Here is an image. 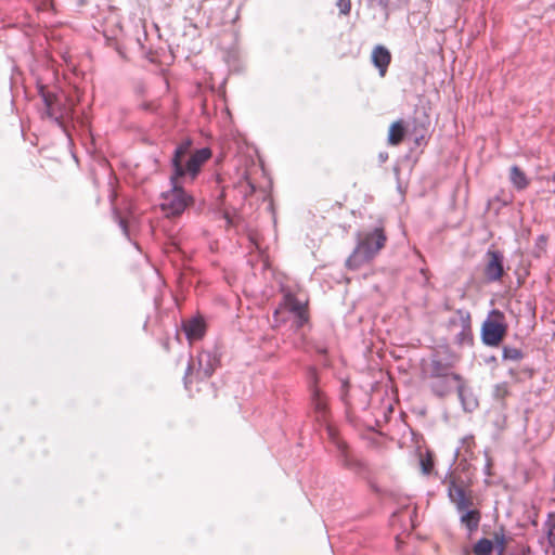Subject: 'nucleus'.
Segmentation results:
<instances>
[{
    "label": "nucleus",
    "mask_w": 555,
    "mask_h": 555,
    "mask_svg": "<svg viewBox=\"0 0 555 555\" xmlns=\"http://www.w3.org/2000/svg\"><path fill=\"white\" fill-rule=\"evenodd\" d=\"M357 236L356 248L346 261V266L353 270L373 260L387 241V236L382 228H375L370 232L358 233Z\"/></svg>",
    "instance_id": "f257e3e1"
},
{
    "label": "nucleus",
    "mask_w": 555,
    "mask_h": 555,
    "mask_svg": "<svg viewBox=\"0 0 555 555\" xmlns=\"http://www.w3.org/2000/svg\"><path fill=\"white\" fill-rule=\"evenodd\" d=\"M448 483V496L455 505L456 511L460 513L461 524L468 530L469 533L478 529L480 522V512L477 508H472L473 498L464 488L463 483H459L454 478H451Z\"/></svg>",
    "instance_id": "f03ea898"
},
{
    "label": "nucleus",
    "mask_w": 555,
    "mask_h": 555,
    "mask_svg": "<svg viewBox=\"0 0 555 555\" xmlns=\"http://www.w3.org/2000/svg\"><path fill=\"white\" fill-rule=\"evenodd\" d=\"M309 320L307 301L298 299L291 292L283 295L281 302L273 312L275 326L292 322L295 328H301Z\"/></svg>",
    "instance_id": "7ed1b4c3"
},
{
    "label": "nucleus",
    "mask_w": 555,
    "mask_h": 555,
    "mask_svg": "<svg viewBox=\"0 0 555 555\" xmlns=\"http://www.w3.org/2000/svg\"><path fill=\"white\" fill-rule=\"evenodd\" d=\"M170 184L171 189L162 195L160 208L166 216L176 217L193 203V197L184 191L180 177H176V173L171 175Z\"/></svg>",
    "instance_id": "20e7f679"
},
{
    "label": "nucleus",
    "mask_w": 555,
    "mask_h": 555,
    "mask_svg": "<svg viewBox=\"0 0 555 555\" xmlns=\"http://www.w3.org/2000/svg\"><path fill=\"white\" fill-rule=\"evenodd\" d=\"M448 330L457 345H470L473 343L470 313L459 309L450 318Z\"/></svg>",
    "instance_id": "39448f33"
},
{
    "label": "nucleus",
    "mask_w": 555,
    "mask_h": 555,
    "mask_svg": "<svg viewBox=\"0 0 555 555\" xmlns=\"http://www.w3.org/2000/svg\"><path fill=\"white\" fill-rule=\"evenodd\" d=\"M504 315L499 310H492L481 328V337L486 345L498 346L506 333V325L503 322Z\"/></svg>",
    "instance_id": "423d86ee"
},
{
    "label": "nucleus",
    "mask_w": 555,
    "mask_h": 555,
    "mask_svg": "<svg viewBox=\"0 0 555 555\" xmlns=\"http://www.w3.org/2000/svg\"><path fill=\"white\" fill-rule=\"evenodd\" d=\"M217 363L218 360L212 353L208 351L199 352L196 360L192 359L186 367L184 376L185 384L188 383L189 375L193 372H195L197 378L199 379H206L210 377L217 366Z\"/></svg>",
    "instance_id": "0eeeda50"
},
{
    "label": "nucleus",
    "mask_w": 555,
    "mask_h": 555,
    "mask_svg": "<svg viewBox=\"0 0 555 555\" xmlns=\"http://www.w3.org/2000/svg\"><path fill=\"white\" fill-rule=\"evenodd\" d=\"M211 157V151L208 147H203L195 151L189 159L182 162V173L180 179H189L193 181L199 173L202 166Z\"/></svg>",
    "instance_id": "6e6552de"
},
{
    "label": "nucleus",
    "mask_w": 555,
    "mask_h": 555,
    "mask_svg": "<svg viewBox=\"0 0 555 555\" xmlns=\"http://www.w3.org/2000/svg\"><path fill=\"white\" fill-rule=\"evenodd\" d=\"M457 362V357L448 354L443 357L440 352L436 353L429 362L426 370L427 378L443 377L444 375L455 374L452 370Z\"/></svg>",
    "instance_id": "1a4fd4ad"
},
{
    "label": "nucleus",
    "mask_w": 555,
    "mask_h": 555,
    "mask_svg": "<svg viewBox=\"0 0 555 555\" xmlns=\"http://www.w3.org/2000/svg\"><path fill=\"white\" fill-rule=\"evenodd\" d=\"M428 386L431 392L439 398L450 395L454 388L462 382V376L459 374L444 375L443 377L428 378Z\"/></svg>",
    "instance_id": "9d476101"
},
{
    "label": "nucleus",
    "mask_w": 555,
    "mask_h": 555,
    "mask_svg": "<svg viewBox=\"0 0 555 555\" xmlns=\"http://www.w3.org/2000/svg\"><path fill=\"white\" fill-rule=\"evenodd\" d=\"M72 108L73 106H41L40 115L66 130L67 122L72 119Z\"/></svg>",
    "instance_id": "9b49d317"
},
{
    "label": "nucleus",
    "mask_w": 555,
    "mask_h": 555,
    "mask_svg": "<svg viewBox=\"0 0 555 555\" xmlns=\"http://www.w3.org/2000/svg\"><path fill=\"white\" fill-rule=\"evenodd\" d=\"M487 258L488 260L483 270L487 281L496 282L501 280L504 273L503 255L499 250H488Z\"/></svg>",
    "instance_id": "f8f14e48"
},
{
    "label": "nucleus",
    "mask_w": 555,
    "mask_h": 555,
    "mask_svg": "<svg viewBox=\"0 0 555 555\" xmlns=\"http://www.w3.org/2000/svg\"><path fill=\"white\" fill-rule=\"evenodd\" d=\"M371 61L378 69L379 76L385 77L391 63V53L385 46H375L371 53Z\"/></svg>",
    "instance_id": "ddd939ff"
},
{
    "label": "nucleus",
    "mask_w": 555,
    "mask_h": 555,
    "mask_svg": "<svg viewBox=\"0 0 555 555\" xmlns=\"http://www.w3.org/2000/svg\"><path fill=\"white\" fill-rule=\"evenodd\" d=\"M311 378L313 379V385L310 386L311 392V402L313 409L317 413V418L319 422L324 421L327 412V400L326 397L322 393L321 389L315 385V373H311Z\"/></svg>",
    "instance_id": "4468645a"
},
{
    "label": "nucleus",
    "mask_w": 555,
    "mask_h": 555,
    "mask_svg": "<svg viewBox=\"0 0 555 555\" xmlns=\"http://www.w3.org/2000/svg\"><path fill=\"white\" fill-rule=\"evenodd\" d=\"M457 395L461 400L462 406L465 411L472 412L478 406V400L473 395L472 390L465 385L464 380L457 385Z\"/></svg>",
    "instance_id": "2eb2a0df"
},
{
    "label": "nucleus",
    "mask_w": 555,
    "mask_h": 555,
    "mask_svg": "<svg viewBox=\"0 0 555 555\" xmlns=\"http://www.w3.org/2000/svg\"><path fill=\"white\" fill-rule=\"evenodd\" d=\"M191 147V141L186 140L179 144L173 153L171 165L173 168V172L176 177H180L182 173V162H184L186 155L189 154Z\"/></svg>",
    "instance_id": "dca6fc26"
},
{
    "label": "nucleus",
    "mask_w": 555,
    "mask_h": 555,
    "mask_svg": "<svg viewBox=\"0 0 555 555\" xmlns=\"http://www.w3.org/2000/svg\"><path fill=\"white\" fill-rule=\"evenodd\" d=\"M183 330L189 340H197L205 333V324L202 319L193 318L184 322Z\"/></svg>",
    "instance_id": "f3484780"
},
{
    "label": "nucleus",
    "mask_w": 555,
    "mask_h": 555,
    "mask_svg": "<svg viewBox=\"0 0 555 555\" xmlns=\"http://www.w3.org/2000/svg\"><path fill=\"white\" fill-rule=\"evenodd\" d=\"M509 180L513 186L518 190H525L529 185V179L526 173L516 165L509 169Z\"/></svg>",
    "instance_id": "a211bd4d"
},
{
    "label": "nucleus",
    "mask_w": 555,
    "mask_h": 555,
    "mask_svg": "<svg viewBox=\"0 0 555 555\" xmlns=\"http://www.w3.org/2000/svg\"><path fill=\"white\" fill-rule=\"evenodd\" d=\"M404 135V128L401 121H396L390 126L388 141L390 144H398Z\"/></svg>",
    "instance_id": "6ab92c4d"
},
{
    "label": "nucleus",
    "mask_w": 555,
    "mask_h": 555,
    "mask_svg": "<svg viewBox=\"0 0 555 555\" xmlns=\"http://www.w3.org/2000/svg\"><path fill=\"white\" fill-rule=\"evenodd\" d=\"M473 551L475 555H491L493 551V542L489 539L482 538L477 541Z\"/></svg>",
    "instance_id": "aec40b11"
},
{
    "label": "nucleus",
    "mask_w": 555,
    "mask_h": 555,
    "mask_svg": "<svg viewBox=\"0 0 555 555\" xmlns=\"http://www.w3.org/2000/svg\"><path fill=\"white\" fill-rule=\"evenodd\" d=\"M114 214H115V219L118 221V224L121 228L125 236L129 237V224L132 222V220L134 218L133 215L131 212H129L128 217H122L117 211H115Z\"/></svg>",
    "instance_id": "412c9836"
},
{
    "label": "nucleus",
    "mask_w": 555,
    "mask_h": 555,
    "mask_svg": "<svg viewBox=\"0 0 555 555\" xmlns=\"http://www.w3.org/2000/svg\"><path fill=\"white\" fill-rule=\"evenodd\" d=\"M547 539L551 547L555 552V514H551L546 521Z\"/></svg>",
    "instance_id": "4be33fe9"
},
{
    "label": "nucleus",
    "mask_w": 555,
    "mask_h": 555,
    "mask_svg": "<svg viewBox=\"0 0 555 555\" xmlns=\"http://www.w3.org/2000/svg\"><path fill=\"white\" fill-rule=\"evenodd\" d=\"M503 358L505 360L519 361L522 359V352L518 348L505 346L503 348Z\"/></svg>",
    "instance_id": "5701e85b"
},
{
    "label": "nucleus",
    "mask_w": 555,
    "mask_h": 555,
    "mask_svg": "<svg viewBox=\"0 0 555 555\" xmlns=\"http://www.w3.org/2000/svg\"><path fill=\"white\" fill-rule=\"evenodd\" d=\"M509 393L507 383L496 384L493 388V398L496 400H504Z\"/></svg>",
    "instance_id": "b1692460"
},
{
    "label": "nucleus",
    "mask_w": 555,
    "mask_h": 555,
    "mask_svg": "<svg viewBox=\"0 0 555 555\" xmlns=\"http://www.w3.org/2000/svg\"><path fill=\"white\" fill-rule=\"evenodd\" d=\"M492 542H493V550H495L499 555H502L505 551V543H506L504 533L495 532L494 541H492Z\"/></svg>",
    "instance_id": "393cba45"
},
{
    "label": "nucleus",
    "mask_w": 555,
    "mask_h": 555,
    "mask_svg": "<svg viewBox=\"0 0 555 555\" xmlns=\"http://www.w3.org/2000/svg\"><path fill=\"white\" fill-rule=\"evenodd\" d=\"M421 469L424 475H429L434 467L433 459L429 454L421 457Z\"/></svg>",
    "instance_id": "a878e982"
},
{
    "label": "nucleus",
    "mask_w": 555,
    "mask_h": 555,
    "mask_svg": "<svg viewBox=\"0 0 555 555\" xmlns=\"http://www.w3.org/2000/svg\"><path fill=\"white\" fill-rule=\"evenodd\" d=\"M336 5L339 8L340 14L347 15L351 10L350 0H336Z\"/></svg>",
    "instance_id": "bb28decb"
},
{
    "label": "nucleus",
    "mask_w": 555,
    "mask_h": 555,
    "mask_svg": "<svg viewBox=\"0 0 555 555\" xmlns=\"http://www.w3.org/2000/svg\"><path fill=\"white\" fill-rule=\"evenodd\" d=\"M539 241H540L542 244H545V242H546V241H545V238H544V236H540V237H539Z\"/></svg>",
    "instance_id": "cd10ccee"
},
{
    "label": "nucleus",
    "mask_w": 555,
    "mask_h": 555,
    "mask_svg": "<svg viewBox=\"0 0 555 555\" xmlns=\"http://www.w3.org/2000/svg\"><path fill=\"white\" fill-rule=\"evenodd\" d=\"M44 102H46L44 104H47V105L52 104V102L50 100H48V99H44Z\"/></svg>",
    "instance_id": "c85d7f7f"
},
{
    "label": "nucleus",
    "mask_w": 555,
    "mask_h": 555,
    "mask_svg": "<svg viewBox=\"0 0 555 555\" xmlns=\"http://www.w3.org/2000/svg\"><path fill=\"white\" fill-rule=\"evenodd\" d=\"M327 430H328V435L332 437L333 436L332 428L328 427Z\"/></svg>",
    "instance_id": "c756f323"
},
{
    "label": "nucleus",
    "mask_w": 555,
    "mask_h": 555,
    "mask_svg": "<svg viewBox=\"0 0 555 555\" xmlns=\"http://www.w3.org/2000/svg\"><path fill=\"white\" fill-rule=\"evenodd\" d=\"M79 4H85V0H78Z\"/></svg>",
    "instance_id": "7c9ffc66"
},
{
    "label": "nucleus",
    "mask_w": 555,
    "mask_h": 555,
    "mask_svg": "<svg viewBox=\"0 0 555 555\" xmlns=\"http://www.w3.org/2000/svg\"><path fill=\"white\" fill-rule=\"evenodd\" d=\"M552 180L555 182V172L552 175Z\"/></svg>",
    "instance_id": "2f4dec72"
}]
</instances>
